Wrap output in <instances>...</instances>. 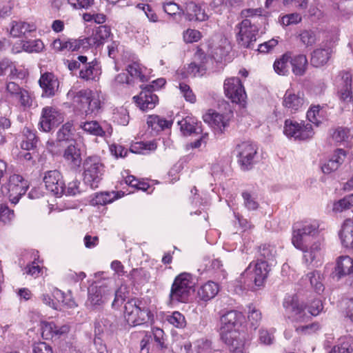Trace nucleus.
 Returning a JSON list of instances; mask_svg holds the SVG:
<instances>
[{"label": "nucleus", "instance_id": "34", "mask_svg": "<svg viewBox=\"0 0 353 353\" xmlns=\"http://www.w3.org/2000/svg\"><path fill=\"white\" fill-rule=\"evenodd\" d=\"M147 123L152 130L159 132L170 128L172 126V122L158 115H150L147 119Z\"/></svg>", "mask_w": 353, "mask_h": 353}, {"label": "nucleus", "instance_id": "60", "mask_svg": "<svg viewBox=\"0 0 353 353\" xmlns=\"http://www.w3.org/2000/svg\"><path fill=\"white\" fill-rule=\"evenodd\" d=\"M179 89L181 94H183V96L184 97L187 101H189L192 103L196 101V96L194 95V94L193 93L192 90L190 89V87L188 85L184 83H181L179 84Z\"/></svg>", "mask_w": 353, "mask_h": 353}, {"label": "nucleus", "instance_id": "4", "mask_svg": "<svg viewBox=\"0 0 353 353\" xmlns=\"http://www.w3.org/2000/svg\"><path fill=\"white\" fill-rule=\"evenodd\" d=\"M83 181L91 189L99 187L104 174V165L97 156L87 157L83 162Z\"/></svg>", "mask_w": 353, "mask_h": 353}, {"label": "nucleus", "instance_id": "25", "mask_svg": "<svg viewBox=\"0 0 353 353\" xmlns=\"http://www.w3.org/2000/svg\"><path fill=\"white\" fill-rule=\"evenodd\" d=\"M110 29L106 26H101L93 31L92 35L85 37L88 48L92 46H99L110 37Z\"/></svg>", "mask_w": 353, "mask_h": 353}, {"label": "nucleus", "instance_id": "19", "mask_svg": "<svg viewBox=\"0 0 353 353\" xmlns=\"http://www.w3.org/2000/svg\"><path fill=\"white\" fill-rule=\"evenodd\" d=\"M39 84L43 90L42 96L46 97L54 96L59 86L58 79L51 72L41 74Z\"/></svg>", "mask_w": 353, "mask_h": 353}, {"label": "nucleus", "instance_id": "28", "mask_svg": "<svg viewBox=\"0 0 353 353\" xmlns=\"http://www.w3.org/2000/svg\"><path fill=\"white\" fill-rule=\"evenodd\" d=\"M290 62L294 74L301 77L305 74L308 66V61L305 54H300L293 57L291 56Z\"/></svg>", "mask_w": 353, "mask_h": 353}, {"label": "nucleus", "instance_id": "31", "mask_svg": "<svg viewBox=\"0 0 353 353\" xmlns=\"http://www.w3.org/2000/svg\"><path fill=\"white\" fill-rule=\"evenodd\" d=\"M38 142L39 139L35 132L28 128H24L20 143L21 148L23 150H33L37 148Z\"/></svg>", "mask_w": 353, "mask_h": 353}, {"label": "nucleus", "instance_id": "40", "mask_svg": "<svg viewBox=\"0 0 353 353\" xmlns=\"http://www.w3.org/2000/svg\"><path fill=\"white\" fill-rule=\"evenodd\" d=\"M320 250V243L315 242L310 247L309 245L304 250H302L304 252L303 260L305 263L309 264L313 262L318 257Z\"/></svg>", "mask_w": 353, "mask_h": 353}, {"label": "nucleus", "instance_id": "24", "mask_svg": "<svg viewBox=\"0 0 353 353\" xmlns=\"http://www.w3.org/2000/svg\"><path fill=\"white\" fill-rule=\"evenodd\" d=\"M346 157L344 150L337 149L332 155L331 158L321 166V170L324 174H330L338 170L339 166L343 163Z\"/></svg>", "mask_w": 353, "mask_h": 353}, {"label": "nucleus", "instance_id": "56", "mask_svg": "<svg viewBox=\"0 0 353 353\" xmlns=\"http://www.w3.org/2000/svg\"><path fill=\"white\" fill-rule=\"evenodd\" d=\"M44 48V45L41 40L35 39L32 41H28L23 44V48L29 52H39Z\"/></svg>", "mask_w": 353, "mask_h": 353}, {"label": "nucleus", "instance_id": "23", "mask_svg": "<svg viewBox=\"0 0 353 353\" xmlns=\"http://www.w3.org/2000/svg\"><path fill=\"white\" fill-rule=\"evenodd\" d=\"M203 121L211 125L216 132L222 133L228 125V121L223 114L209 111L203 117Z\"/></svg>", "mask_w": 353, "mask_h": 353}, {"label": "nucleus", "instance_id": "16", "mask_svg": "<svg viewBox=\"0 0 353 353\" xmlns=\"http://www.w3.org/2000/svg\"><path fill=\"white\" fill-rule=\"evenodd\" d=\"M43 182L46 189L56 196H61L65 191V183L61 174L57 170H50L45 173Z\"/></svg>", "mask_w": 353, "mask_h": 353}, {"label": "nucleus", "instance_id": "41", "mask_svg": "<svg viewBox=\"0 0 353 353\" xmlns=\"http://www.w3.org/2000/svg\"><path fill=\"white\" fill-rule=\"evenodd\" d=\"M86 40L85 38L79 39H70L67 41H65V50H70V51H81V50H87L88 49V46H87Z\"/></svg>", "mask_w": 353, "mask_h": 353}, {"label": "nucleus", "instance_id": "38", "mask_svg": "<svg viewBox=\"0 0 353 353\" xmlns=\"http://www.w3.org/2000/svg\"><path fill=\"white\" fill-rule=\"evenodd\" d=\"M129 293V288L126 285H121L114 292L112 291V295H114V299L112 301V307L114 308L119 307L128 298Z\"/></svg>", "mask_w": 353, "mask_h": 353}, {"label": "nucleus", "instance_id": "48", "mask_svg": "<svg viewBox=\"0 0 353 353\" xmlns=\"http://www.w3.org/2000/svg\"><path fill=\"white\" fill-rule=\"evenodd\" d=\"M352 206L353 194H351L334 203L333 205V210L336 212H341L350 209Z\"/></svg>", "mask_w": 353, "mask_h": 353}, {"label": "nucleus", "instance_id": "26", "mask_svg": "<svg viewBox=\"0 0 353 353\" xmlns=\"http://www.w3.org/2000/svg\"><path fill=\"white\" fill-rule=\"evenodd\" d=\"M92 94V92L90 90H81L77 92L70 90L67 96L72 101L76 108L83 111Z\"/></svg>", "mask_w": 353, "mask_h": 353}, {"label": "nucleus", "instance_id": "44", "mask_svg": "<svg viewBox=\"0 0 353 353\" xmlns=\"http://www.w3.org/2000/svg\"><path fill=\"white\" fill-rule=\"evenodd\" d=\"M15 65L9 59H5L0 61V76L8 74L10 79H13L17 74Z\"/></svg>", "mask_w": 353, "mask_h": 353}, {"label": "nucleus", "instance_id": "9", "mask_svg": "<svg viewBox=\"0 0 353 353\" xmlns=\"http://www.w3.org/2000/svg\"><path fill=\"white\" fill-rule=\"evenodd\" d=\"M237 28H239L237 34L239 43L244 48L253 49L256 41L259 28L252 24L250 19H245L238 24Z\"/></svg>", "mask_w": 353, "mask_h": 353}, {"label": "nucleus", "instance_id": "5", "mask_svg": "<svg viewBox=\"0 0 353 353\" xmlns=\"http://www.w3.org/2000/svg\"><path fill=\"white\" fill-rule=\"evenodd\" d=\"M194 291V283L191 280V275L182 273L175 278L172 285L170 299L172 301L185 303Z\"/></svg>", "mask_w": 353, "mask_h": 353}, {"label": "nucleus", "instance_id": "42", "mask_svg": "<svg viewBox=\"0 0 353 353\" xmlns=\"http://www.w3.org/2000/svg\"><path fill=\"white\" fill-rule=\"evenodd\" d=\"M243 199V205L248 210H256L259 207V203L257 201V197L254 193L248 191H244L241 194Z\"/></svg>", "mask_w": 353, "mask_h": 353}, {"label": "nucleus", "instance_id": "59", "mask_svg": "<svg viewBox=\"0 0 353 353\" xmlns=\"http://www.w3.org/2000/svg\"><path fill=\"white\" fill-rule=\"evenodd\" d=\"M80 181L75 179L68 184V186H65V191L63 194L67 196H75L81 192V190L79 188Z\"/></svg>", "mask_w": 353, "mask_h": 353}, {"label": "nucleus", "instance_id": "55", "mask_svg": "<svg viewBox=\"0 0 353 353\" xmlns=\"http://www.w3.org/2000/svg\"><path fill=\"white\" fill-rule=\"evenodd\" d=\"M248 320L252 327H253L254 329H256L261 320V312L254 307H250L248 312Z\"/></svg>", "mask_w": 353, "mask_h": 353}, {"label": "nucleus", "instance_id": "2", "mask_svg": "<svg viewBox=\"0 0 353 353\" xmlns=\"http://www.w3.org/2000/svg\"><path fill=\"white\" fill-rule=\"evenodd\" d=\"M276 249L270 245H263L258 250L256 261L250 263L243 274H252L254 284L262 286L268 278L271 267L275 263Z\"/></svg>", "mask_w": 353, "mask_h": 353}, {"label": "nucleus", "instance_id": "18", "mask_svg": "<svg viewBox=\"0 0 353 353\" xmlns=\"http://www.w3.org/2000/svg\"><path fill=\"white\" fill-rule=\"evenodd\" d=\"M141 88L140 94L133 97L134 102L143 111L153 109L159 102L157 95L150 90L143 88V85H141Z\"/></svg>", "mask_w": 353, "mask_h": 353}, {"label": "nucleus", "instance_id": "21", "mask_svg": "<svg viewBox=\"0 0 353 353\" xmlns=\"http://www.w3.org/2000/svg\"><path fill=\"white\" fill-rule=\"evenodd\" d=\"M332 52V48L326 45L321 46L320 48L315 49L311 53V65L315 68L324 65L330 59Z\"/></svg>", "mask_w": 353, "mask_h": 353}, {"label": "nucleus", "instance_id": "63", "mask_svg": "<svg viewBox=\"0 0 353 353\" xmlns=\"http://www.w3.org/2000/svg\"><path fill=\"white\" fill-rule=\"evenodd\" d=\"M32 353H54L52 346L46 342H39L33 345Z\"/></svg>", "mask_w": 353, "mask_h": 353}, {"label": "nucleus", "instance_id": "46", "mask_svg": "<svg viewBox=\"0 0 353 353\" xmlns=\"http://www.w3.org/2000/svg\"><path fill=\"white\" fill-rule=\"evenodd\" d=\"M116 199V196L114 192H101L97 193L94 198L92 200V205H105L108 203H112Z\"/></svg>", "mask_w": 353, "mask_h": 353}, {"label": "nucleus", "instance_id": "47", "mask_svg": "<svg viewBox=\"0 0 353 353\" xmlns=\"http://www.w3.org/2000/svg\"><path fill=\"white\" fill-rule=\"evenodd\" d=\"M168 322L176 328H184L186 325L185 316L179 312L175 311L166 317Z\"/></svg>", "mask_w": 353, "mask_h": 353}, {"label": "nucleus", "instance_id": "45", "mask_svg": "<svg viewBox=\"0 0 353 353\" xmlns=\"http://www.w3.org/2000/svg\"><path fill=\"white\" fill-rule=\"evenodd\" d=\"M305 280H308L311 286L314 289L317 293H321L323 291L324 287L321 283V274L318 271H314L307 274Z\"/></svg>", "mask_w": 353, "mask_h": 353}, {"label": "nucleus", "instance_id": "36", "mask_svg": "<svg viewBox=\"0 0 353 353\" xmlns=\"http://www.w3.org/2000/svg\"><path fill=\"white\" fill-rule=\"evenodd\" d=\"M178 124L180 125L181 130L185 135L197 134L202 132L201 126L197 123L192 121L190 118H185L179 121Z\"/></svg>", "mask_w": 353, "mask_h": 353}, {"label": "nucleus", "instance_id": "27", "mask_svg": "<svg viewBox=\"0 0 353 353\" xmlns=\"http://www.w3.org/2000/svg\"><path fill=\"white\" fill-rule=\"evenodd\" d=\"M185 16L189 21H204L208 19L205 10L192 1L186 4Z\"/></svg>", "mask_w": 353, "mask_h": 353}, {"label": "nucleus", "instance_id": "35", "mask_svg": "<svg viewBox=\"0 0 353 353\" xmlns=\"http://www.w3.org/2000/svg\"><path fill=\"white\" fill-rule=\"evenodd\" d=\"M154 141L136 142L130 146V150L132 153L147 154L157 149Z\"/></svg>", "mask_w": 353, "mask_h": 353}, {"label": "nucleus", "instance_id": "52", "mask_svg": "<svg viewBox=\"0 0 353 353\" xmlns=\"http://www.w3.org/2000/svg\"><path fill=\"white\" fill-rule=\"evenodd\" d=\"M194 348L196 353H213L212 343L207 339L197 340Z\"/></svg>", "mask_w": 353, "mask_h": 353}, {"label": "nucleus", "instance_id": "6", "mask_svg": "<svg viewBox=\"0 0 353 353\" xmlns=\"http://www.w3.org/2000/svg\"><path fill=\"white\" fill-rule=\"evenodd\" d=\"M138 299L129 300L124 306L125 319L129 325L135 327L144 324L149 319L150 312Z\"/></svg>", "mask_w": 353, "mask_h": 353}, {"label": "nucleus", "instance_id": "13", "mask_svg": "<svg viewBox=\"0 0 353 353\" xmlns=\"http://www.w3.org/2000/svg\"><path fill=\"white\" fill-rule=\"evenodd\" d=\"M236 151L238 161L241 169L250 170L254 164V158L257 151L256 145L250 142H243L237 145Z\"/></svg>", "mask_w": 353, "mask_h": 353}, {"label": "nucleus", "instance_id": "17", "mask_svg": "<svg viewBox=\"0 0 353 353\" xmlns=\"http://www.w3.org/2000/svg\"><path fill=\"white\" fill-rule=\"evenodd\" d=\"M353 274V258L347 255L339 256L336 260V265L332 276L334 279L339 281L342 278Z\"/></svg>", "mask_w": 353, "mask_h": 353}, {"label": "nucleus", "instance_id": "15", "mask_svg": "<svg viewBox=\"0 0 353 353\" xmlns=\"http://www.w3.org/2000/svg\"><path fill=\"white\" fill-rule=\"evenodd\" d=\"M63 120L61 112L54 108L47 106L42 110L39 125L41 130L47 132L63 122Z\"/></svg>", "mask_w": 353, "mask_h": 353}, {"label": "nucleus", "instance_id": "50", "mask_svg": "<svg viewBox=\"0 0 353 353\" xmlns=\"http://www.w3.org/2000/svg\"><path fill=\"white\" fill-rule=\"evenodd\" d=\"M94 61L85 63L79 71V77L85 81L94 79Z\"/></svg>", "mask_w": 353, "mask_h": 353}, {"label": "nucleus", "instance_id": "10", "mask_svg": "<svg viewBox=\"0 0 353 353\" xmlns=\"http://www.w3.org/2000/svg\"><path fill=\"white\" fill-rule=\"evenodd\" d=\"M283 132L288 137L303 141L312 138L314 134L311 123H298L290 119L285 120Z\"/></svg>", "mask_w": 353, "mask_h": 353}, {"label": "nucleus", "instance_id": "29", "mask_svg": "<svg viewBox=\"0 0 353 353\" xmlns=\"http://www.w3.org/2000/svg\"><path fill=\"white\" fill-rule=\"evenodd\" d=\"M219 291V285L215 282L209 281L199 288L197 294L201 300L208 301L213 299Z\"/></svg>", "mask_w": 353, "mask_h": 353}, {"label": "nucleus", "instance_id": "12", "mask_svg": "<svg viewBox=\"0 0 353 353\" xmlns=\"http://www.w3.org/2000/svg\"><path fill=\"white\" fill-rule=\"evenodd\" d=\"M341 81L338 97L341 103L342 110H349L352 103L353 97L352 93V75L348 72H342L340 74Z\"/></svg>", "mask_w": 353, "mask_h": 353}, {"label": "nucleus", "instance_id": "11", "mask_svg": "<svg viewBox=\"0 0 353 353\" xmlns=\"http://www.w3.org/2000/svg\"><path fill=\"white\" fill-rule=\"evenodd\" d=\"M11 203H17L22 195L25 194L28 188V181L19 174L10 176L8 183L4 186Z\"/></svg>", "mask_w": 353, "mask_h": 353}, {"label": "nucleus", "instance_id": "58", "mask_svg": "<svg viewBox=\"0 0 353 353\" xmlns=\"http://www.w3.org/2000/svg\"><path fill=\"white\" fill-rule=\"evenodd\" d=\"M88 61V57L83 55H79L77 57V59L71 61L68 60V68L70 71H74L82 68L83 65Z\"/></svg>", "mask_w": 353, "mask_h": 353}, {"label": "nucleus", "instance_id": "37", "mask_svg": "<svg viewBox=\"0 0 353 353\" xmlns=\"http://www.w3.org/2000/svg\"><path fill=\"white\" fill-rule=\"evenodd\" d=\"M291 59V52H286L276 59L273 65L274 71L279 75H286L289 72L288 62Z\"/></svg>", "mask_w": 353, "mask_h": 353}, {"label": "nucleus", "instance_id": "61", "mask_svg": "<svg viewBox=\"0 0 353 353\" xmlns=\"http://www.w3.org/2000/svg\"><path fill=\"white\" fill-rule=\"evenodd\" d=\"M321 106L319 105H314L310 107V108L307 112V118L310 122L316 124V125H319L320 121H319L317 116L319 114Z\"/></svg>", "mask_w": 353, "mask_h": 353}, {"label": "nucleus", "instance_id": "22", "mask_svg": "<svg viewBox=\"0 0 353 353\" xmlns=\"http://www.w3.org/2000/svg\"><path fill=\"white\" fill-rule=\"evenodd\" d=\"M63 157L72 168H79L81 163V154L80 148L74 140H72L65 150Z\"/></svg>", "mask_w": 353, "mask_h": 353}, {"label": "nucleus", "instance_id": "20", "mask_svg": "<svg viewBox=\"0 0 353 353\" xmlns=\"http://www.w3.org/2000/svg\"><path fill=\"white\" fill-rule=\"evenodd\" d=\"M305 103L304 94L302 92L294 93L288 90L283 97V105L291 113L301 110Z\"/></svg>", "mask_w": 353, "mask_h": 353}, {"label": "nucleus", "instance_id": "33", "mask_svg": "<svg viewBox=\"0 0 353 353\" xmlns=\"http://www.w3.org/2000/svg\"><path fill=\"white\" fill-rule=\"evenodd\" d=\"M126 70L132 78L139 79L141 82L148 81L146 75L147 68L138 62L134 61L128 65Z\"/></svg>", "mask_w": 353, "mask_h": 353}, {"label": "nucleus", "instance_id": "57", "mask_svg": "<svg viewBox=\"0 0 353 353\" xmlns=\"http://www.w3.org/2000/svg\"><path fill=\"white\" fill-rule=\"evenodd\" d=\"M310 316H317L322 311L323 306L322 301L319 299H314L309 305L306 306Z\"/></svg>", "mask_w": 353, "mask_h": 353}, {"label": "nucleus", "instance_id": "3", "mask_svg": "<svg viewBox=\"0 0 353 353\" xmlns=\"http://www.w3.org/2000/svg\"><path fill=\"white\" fill-rule=\"evenodd\" d=\"M319 222L317 220H307L296 222L293 225L292 243L301 250L307 248L312 239L319 234Z\"/></svg>", "mask_w": 353, "mask_h": 353}, {"label": "nucleus", "instance_id": "53", "mask_svg": "<svg viewBox=\"0 0 353 353\" xmlns=\"http://www.w3.org/2000/svg\"><path fill=\"white\" fill-rule=\"evenodd\" d=\"M14 213L6 205L0 204V221L9 223L14 219Z\"/></svg>", "mask_w": 353, "mask_h": 353}, {"label": "nucleus", "instance_id": "8", "mask_svg": "<svg viewBox=\"0 0 353 353\" xmlns=\"http://www.w3.org/2000/svg\"><path fill=\"white\" fill-rule=\"evenodd\" d=\"M112 296V290L108 286H92L88 289L86 307L90 310H99Z\"/></svg>", "mask_w": 353, "mask_h": 353}, {"label": "nucleus", "instance_id": "32", "mask_svg": "<svg viewBox=\"0 0 353 353\" xmlns=\"http://www.w3.org/2000/svg\"><path fill=\"white\" fill-rule=\"evenodd\" d=\"M36 26L25 21H13L10 29V34L14 37H19L25 35L27 32H32L36 30Z\"/></svg>", "mask_w": 353, "mask_h": 353}, {"label": "nucleus", "instance_id": "49", "mask_svg": "<svg viewBox=\"0 0 353 353\" xmlns=\"http://www.w3.org/2000/svg\"><path fill=\"white\" fill-rule=\"evenodd\" d=\"M301 43L306 47L312 46L317 41L316 33L311 30H305L299 34Z\"/></svg>", "mask_w": 353, "mask_h": 353}, {"label": "nucleus", "instance_id": "30", "mask_svg": "<svg viewBox=\"0 0 353 353\" xmlns=\"http://www.w3.org/2000/svg\"><path fill=\"white\" fill-rule=\"evenodd\" d=\"M339 236L343 245L345 248H353V221L346 220L339 232Z\"/></svg>", "mask_w": 353, "mask_h": 353}, {"label": "nucleus", "instance_id": "54", "mask_svg": "<svg viewBox=\"0 0 353 353\" xmlns=\"http://www.w3.org/2000/svg\"><path fill=\"white\" fill-rule=\"evenodd\" d=\"M163 10L170 16H181V14H184V12L180 8L179 5L173 1L164 3Z\"/></svg>", "mask_w": 353, "mask_h": 353}, {"label": "nucleus", "instance_id": "62", "mask_svg": "<svg viewBox=\"0 0 353 353\" xmlns=\"http://www.w3.org/2000/svg\"><path fill=\"white\" fill-rule=\"evenodd\" d=\"M205 68L203 64H196V63H191L187 68V73L194 77L202 76L205 72Z\"/></svg>", "mask_w": 353, "mask_h": 353}, {"label": "nucleus", "instance_id": "14", "mask_svg": "<svg viewBox=\"0 0 353 353\" xmlns=\"http://www.w3.org/2000/svg\"><path fill=\"white\" fill-rule=\"evenodd\" d=\"M224 92L226 97L233 103L244 101L246 94L241 80L238 77H231L224 82Z\"/></svg>", "mask_w": 353, "mask_h": 353}, {"label": "nucleus", "instance_id": "43", "mask_svg": "<svg viewBox=\"0 0 353 353\" xmlns=\"http://www.w3.org/2000/svg\"><path fill=\"white\" fill-rule=\"evenodd\" d=\"M72 123L70 122H67L59 130L57 134V139L58 141H69L72 142Z\"/></svg>", "mask_w": 353, "mask_h": 353}, {"label": "nucleus", "instance_id": "7", "mask_svg": "<svg viewBox=\"0 0 353 353\" xmlns=\"http://www.w3.org/2000/svg\"><path fill=\"white\" fill-rule=\"evenodd\" d=\"M288 319L294 322H305L310 319L306 305L296 296H287L283 303Z\"/></svg>", "mask_w": 353, "mask_h": 353}, {"label": "nucleus", "instance_id": "1", "mask_svg": "<svg viewBox=\"0 0 353 353\" xmlns=\"http://www.w3.org/2000/svg\"><path fill=\"white\" fill-rule=\"evenodd\" d=\"M243 320V313L234 310L227 311L221 316L219 332L221 341L228 346L235 349L243 346V341L239 332Z\"/></svg>", "mask_w": 353, "mask_h": 353}, {"label": "nucleus", "instance_id": "39", "mask_svg": "<svg viewBox=\"0 0 353 353\" xmlns=\"http://www.w3.org/2000/svg\"><path fill=\"white\" fill-rule=\"evenodd\" d=\"M80 127L85 132L94 136L101 137L105 134V131L103 130L99 123L96 121L82 122L80 124Z\"/></svg>", "mask_w": 353, "mask_h": 353}, {"label": "nucleus", "instance_id": "64", "mask_svg": "<svg viewBox=\"0 0 353 353\" xmlns=\"http://www.w3.org/2000/svg\"><path fill=\"white\" fill-rule=\"evenodd\" d=\"M352 351L353 349L350 343L344 341L334 346L330 353H352Z\"/></svg>", "mask_w": 353, "mask_h": 353}, {"label": "nucleus", "instance_id": "51", "mask_svg": "<svg viewBox=\"0 0 353 353\" xmlns=\"http://www.w3.org/2000/svg\"><path fill=\"white\" fill-rule=\"evenodd\" d=\"M100 108L101 101L99 99L92 94L82 112H84L85 115H88L98 112Z\"/></svg>", "mask_w": 353, "mask_h": 353}]
</instances>
